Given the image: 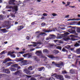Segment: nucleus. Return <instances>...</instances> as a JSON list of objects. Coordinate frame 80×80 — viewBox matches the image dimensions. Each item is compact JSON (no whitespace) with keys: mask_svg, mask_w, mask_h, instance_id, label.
I'll list each match as a JSON object with an SVG mask.
<instances>
[{"mask_svg":"<svg viewBox=\"0 0 80 80\" xmlns=\"http://www.w3.org/2000/svg\"><path fill=\"white\" fill-rule=\"evenodd\" d=\"M63 39L65 41H66L67 42V41H68V40H70V38L68 37H65L63 38Z\"/></svg>","mask_w":80,"mask_h":80,"instance_id":"cd10ccee","label":"nucleus"},{"mask_svg":"<svg viewBox=\"0 0 80 80\" xmlns=\"http://www.w3.org/2000/svg\"><path fill=\"white\" fill-rule=\"evenodd\" d=\"M12 61V60L9 58H7L5 59L4 60L2 61V63L3 64L4 63H6L8 62H10Z\"/></svg>","mask_w":80,"mask_h":80,"instance_id":"0eeeda50","label":"nucleus"},{"mask_svg":"<svg viewBox=\"0 0 80 80\" xmlns=\"http://www.w3.org/2000/svg\"><path fill=\"white\" fill-rule=\"evenodd\" d=\"M40 79H42L43 80H47V78H44L42 76H41L39 78Z\"/></svg>","mask_w":80,"mask_h":80,"instance_id":"72a5a7b5","label":"nucleus"},{"mask_svg":"<svg viewBox=\"0 0 80 80\" xmlns=\"http://www.w3.org/2000/svg\"><path fill=\"white\" fill-rule=\"evenodd\" d=\"M76 53L78 54H80V48H79L76 50Z\"/></svg>","mask_w":80,"mask_h":80,"instance_id":"a878e982","label":"nucleus"},{"mask_svg":"<svg viewBox=\"0 0 80 80\" xmlns=\"http://www.w3.org/2000/svg\"><path fill=\"white\" fill-rule=\"evenodd\" d=\"M33 59L34 60H35V62H36L37 63H38V62H40V60L39 59H38L37 58V57L36 56H34L33 57Z\"/></svg>","mask_w":80,"mask_h":80,"instance_id":"dca6fc26","label":"nucleus"},{"mask_svg":"<svg viewBox=\"0 0 80 80\" xmlns=\"http://www.w3.org/2000/svg\"><path fill=\"white\" fill-rule=\"evenodd\" d=\"M13 63L12 62H8L7 63V64H8V66H10V65H11V64H13Z\"/></svg>","mask_w":80,"mask_h":80,"instance_id":"e433bc0d","label":"nucleus"},{"mask_svg":"<svg viewBox=\"0 0 80 80\" xmlns=\"http://www.w3.org/2000/svg\"><path fill=\"white\" fill-rule=\"evenodd\" d=\"M24 28V26H18L17 28V30L18 31H20V30H21L22 29H23Z\"/></svg>","mask_w":80,"mask_h":80,"instance_id":"f3484780","label":"nucleus"},{"mask_svg":"<svg viewBox=\"0 0 80 80\" xmlns=\"http://www.w3.org/2000/svg\"><path fill=\"white\" fill-rule=\"evenodd\" d=\"M9 6L8 5H7L6 6V8H9Z\"/></svg>","mask_w":80,"mask_h":80,"instance_id":"0e129e2a","label":"nucleus"},{"mask_svg":"<svg viewBox=\"0 0 80 80\" xmlns=\"http://www.w3.org/2000/svg\"><path fill=\"white\" fill-rule=\"evenodd\" d=\"M62 52H67V53H68V50L65 49V48H62Z\"/></svg>","mask_w":80,"mask_h":80,"instance_id":"bb28decb","label":"nucleus"},{"mask_svg":"<svg viewBox=\"0 0 80 80\" xmlns=\"http://www.w3.org/2000/svg\"><path fill=\"white\" fill-rule=\"evenodd\" d=\"M62 74H65V73H67V72L65 70L63 71H62Z\"/></svg>","mask_w":80,"mask_h":80,"instance_id":"37998d69","label":"nucleus"},{"mask_svg":"<svg viewBox=\"0 0 80 80\" xmlns=\"http://www.w3.org/2000/svg\"><path fill=\"white\" fill-rule=\"evenodd\" d=\"M18 23L17 22H15V25H17V24H18Z\"/></svg>","mask_w":80,"mask_h":80,"instance_id":"338daca9","label":"nucleus"},{"mask_svg":"<svg viewBox=\"0 0 80 80\" xmlns=\"http://www.w3.org/2000/svg\"><path fill=\"white\" fill-rule=\"evenodd\" d=\"M50 37H51V38L50 37H48L46 38V40H51L52 39H55V36L54 35H50Z\"/></svg>","mask_w":80,"mask_h":80,"instance_id":"1a4fd4ad","label":"nucleus"},{"mask_svg":"<svg viewBox=\"0 0 80 80\" xmlns=\"http://www.w3.org/2000/svg\"><path fill=\"white\" fill-rule=\"evenodd\" d=\"M43 32H45L46 33H49V32H51L53 31L52 30H50V29H44L43 30Z\"/></svg>","mask_w":80,"mask_h":80,"instance_id":"2eb2a0df","label":"nucleus"},{"mask_svg":"<svg viewBox=\"0 0 80 80\" xmlns=\"http://www.w3.org/2000/svg\"><path fill=\"white\" fill-rule=\"evenodd\" d=\"M3 19V16L2 15H0V20H2Z\"/></svg>","mask_w":80,"mask_h":80,"instance_id":"a19ab883","label":"nucleus"},{"mask_svg":"<svg viewBox=\"0 0 80 80\" xmlns=\"http://www.w3.org/2000/svg\"><path fill=\"white\" fill-rule=\"evenodd\" d=\"M14 53H15L14 52H8V54L10 55L11 57H12V58H15L16 56H15V55L13 54Z\"/></svg>","mask_w":80,"mask_h":80,"instance_id":"9b49d317","label":"nucleus"},{"mask_svg":"<svg viewBox=\"0 0 80 80\" xmlns=\"http://www.w3.org/2000/svg\"><path fill=\"white\" fill-rule=\"evenodd\" d=\"M47 80H55V79H54V78L53 77H51L49 78H47L46 79Z\"/></svg>","mask_w":80,"mask_h":80,"instance_id":"c756f323","label":"nucleus"},{"mask_svg":"<svg viewBox=\"0 0 80 80\" xmlns=\"http://www.w3.org/2000/svg\"><path fill=\"white\" fill-rule=\"evenodd\" d=\"M1 30H2V32L4 33H6L7 32V30H6V29H1Z\"/></svg>","mask_w":80,"mask_h":80,"instance_id":"4c0bfd02","label":"nucleus"},{"mask_svg":"<svg viewBox=\"0 0 80 80\" xmlns=\"http://www.w3.org/2000/svg\"><path fill=\"white\" fill-rule=\"evenodd\" d=\"M70 2H67V5L68 6L70 5Z\"/></svg>","mask_w":80,"mask_h":80,"instance_id":"6e6d98bb","label":"nucleus"},{"mask_svg":"<svg viewBox=\"0 0 80 80\" xmlns=\"http://www.w3.org/2000/svg\"><path fill=\"white\" fill-rule=\"evenodd\" d=\"M63 62H61L58 64H57V67H59V68H60V67L63 66Z\"/></svg>","mask_w":80,"mask_h":80,"instance_id":"a211bd4d","label":"nucleus"},{"mask_svg":"<svg viewBox=\"0 0 80 80\" xmlns=\"http://www.w3.org/2000/svg\"><path fill=\"white\" fill-rule=\"evenodd\" d=\"M70 17V15H66V16H65V18H68V17Z\"/></svg>","mask_w":80,"mask_h":80,"instance_id":"864d4df0","label":"nucleus"},{"mask_svg":"<svg viewBox=\"0 0 80 80\" xmlns=\"http://www.w3.org/2000/svg\"><path fill=\"white\" fill-rule=\"evenodd\" d=\"M7 27L6 28V29H7L8 30L9 28H10L11 27V26H8V25H7L6 26H5V27Z\"/></svg>","mask_w":80,"mask_h":80,"instance_id":"ea45409f","label":"nucleus"},{"mask_svg":"<svg viewBox=\"0 0 80 80\" xmlns=\"http://www.w3.org/2000/svg\"><path fill=\"white\" fill-rule=\"evenodd\" d=\"M48 57L49 58H50L51 59H52V60H53V59H55V58H58L57 57H55L53 56V55L52 54H50V55H48Z\"/></svg>","mask_w":80,"mask_h":80,"instance_id":"f8f14e48","label":"nucleus"},{"mask_svg":"<svg viewBox=\"0 0 80 80\" xmlns=\"http://www.w3.org/2000/svg\"><path fill=\"white\" fill-rule=\"evenodd\" d=\"M40 31H37L36 32H35V34H38V33H40Z\"/></svg>","mask_w":80,"mask_h":80,"instance_id":"603ef678","label":"nucleus"},{"mask_svg":"<svg viewBox=\"0 0 80 80\" xmlns=\"http://www.w3.org/2000/svg\"><path fill=\"white\" fill-rule=\"evenodd\" d=\"M33 70V68L32 66H30L28 68V69H24L23 70V72H24V73L27 74V75H33L35 73V71H30Z\"/></svg>","mask_w":80,"mask_h":80,"instance_id":"f257e3e1","label":"nucleus"},{"mask_svg":"<svg viewBox=\"0 0 80 80\" xmlns=\"http://www.w3.org/2000/svg\"><path fill=\"white\" fill-rule=\"evenodd\" d=\"M75 47H79V46H80V44L78 42H76V44L74 45Z\"/></svg>","mask_w":80,"mask_h":80,"instance_id":"c85d7f7f","label":"nucleus"},{"mask_svg":"<svg viewBox=\"0 0 80 80\" xmlns=\"http://www.w3.org/2000/svg\"><path fill=\"white\" fill-rule=\"evenodd\" d=\"M65 77L66 78H68V79H70V76L67 75H65Z\"/></svg>","mask_w":80,"mask_h":80,"instance_id":"f704fd0d","label":"nucleus"},{"mask_svg":"<svg viewBox=\"0 0 80 80\" xmlns=\"http://www.w3.org/2000/svg\"><path fill=\"white\" fill-rule=\"evenodd\" d=\"M77 32L80 33V28H77Z\"/></svg>","mask_w":80,"mask_h":80,"instance_id":"c9c22d12","label":"nucleus"},{"mask_svg":"<svg viewBox=\"0 0 80 80\" xmlns=\"http://www.w3.org/2000/svg\"><path fill=\"white\" fill-rule=\"evenodd\" d=\"M41 76V74L36 75V77H40Z\"/></svg>","mask_w":80,"mask_h":80,"instance_id":"4d7b16f0","label":"nucleus"},{"mask_svg":"<svg viewBox=\"0 0 80 80\" xmlns=\"http://www.w3.org/2000/svg\"><path fill=\"white\" fill-rule=\"evenodd\" d=\"M19 53L21 54H23L24 53V52H19Z\"/></svg>","mask_w":80,"mask_h":80,"instance_id":"052dcab7","label":"nucleus"},{"mask_svg":"<svg viewBox=\"0 0 80 80\" xmlns=\"http://www.w3.org/2000/svg\"><path fill=\"white\" fill-rule=\"evenodd\" d=\"M46 35V33H45V32L43 33L42 32H41L40 34L36 35L37 38V39H38V38H40V35Z\"/></svg>","mask_w":80,"mask_h":80,"instance_id":"ddd939ff","label":"nucleus"},{"mask_svg":"<svg viewBox=\"0 0 80 80\" xmlns=\"http://www.w3.org/2000/svg\"><path fill=\"white\" fill-rule=\"evenodd\" d=\"M38 71H39V72H41L43 70V71H44V70H45V68L44 67H42L41 68H38Z\"/></svg>","mask_w":80,"mask_h":80,"instance_id":"6ab92c4d","label":"nucleus"},{"mask_svg":"<svg viewBox=\"0 0 80 80\" xmlns=\"http://www.w3.org/2000/svg\"><path fill=\"white\" fill-rule=\"evenodd\" d=\"M43 16H47V14L45 13H44L42 15Z\"/></svg>","mask_w":80,"mask_h":80,"instance_id":"13d9d810","label":"nucleus"},{"mask_svg":"<svg viewBox=\"0 0 80 80\" xmlns=\"http://www.w3.org/2000/svg\"><path fill=\"white\" fill-rule=\"evenodd\" d=\"M28 46H33L34 47H36V46H37V45L35 44L28 45Z\"/></svg>","mask_w":80,"mask_h":80,"instance_id":"a18cd8bd","label":"nucleus"},{"mask_svg":"<svg viewBox=\"0 0 80 80\" xmlns=\"http://www.w3.org/2000/svg\"><path fill=\"white\" fill-rule=\"evenodd\" d=\"M42 52L43 53H49V51L47 49L43 50Z\"/></svg>","mask_w":80,"mask_h":80,"instance_id":"4be33fe9","label":"nucleus"},{"mask_svg":"<svg viewBox=\"0 0 80 80\" xmlns=\"http://www.w3.org/2000/svg\"><path fill=\"white\" fill-rule=\"evenodd\" d=\"M25 75L28 78H31L32 77V76H28L27 75Z\"/></svg>","mask_w":80,"mask_h":80,"instance_id":"3c124183","label":"nucleus"},{"mask_svg":"<svg viewBox=\"0 0 80 80\" xmlns=\"http://www.w3.org/2000/svg\"><path fill=\"white\" fill-rule=\"evenodd\" d=\"M52 76H54L56 78H57L58 79H60V80H63L64 79H63V76L61 75H57V74H53L52 75Z\"/></svg>","mask_w":80,"mask_h":80,"instance_id":"20e7f679","label":"nucleus"},{"mask_svg":"<svg viewBox=\"0 0 80 80\" xmlns=\"http://www.w3.org/2000/svg\"><path fill=\"white\" fill-rule=\"evenodd\" d=\"M71 40H72V41H75V39H74V38H71Z\"/></svg>","mask_w":80,"mask_h":80,"instance_id":"bf43d9fd","label":"nucleus"},{"mask_svg":"<svg viewBox=\"0 0 80 80\" xmlns=\"http://www.w3.org/2000/svg\"><path fill=\"white\" fill-rule=\"evenodd\" d=\"M23 58H20L18 59V62H21L22 61V63L23 64V65H27V60H23Z\"/></svg>","mask_w":80,"mask_h":80,"instance_id":"7ed1b4c3","label":"nucleus"},{"mask_svg":"<svg viewBox=\"0 0 80 80\" xmlns=\"http://www.w3.org/2000/svg\"><path fill=\"white\" fill-rule=\"evenodd\" d=\"M32 53H28L24 54L23 56L24 58L26 57L27 58H31V57H32Z\"/></svg>","mask_w":80,"mask_h":80,"instance_id":"39448f33","label":"nucleus"},{"mask_svg":"<svg viewBox=\"0 0 80 80\" xmlns=\"http://www.w3.org/2000/svg\"><path fill=\"white\" fill-rule=\"evenodd\" d=\"M68 32H70V33L74 34L76 35H78V33H76V31H75V30H73L72 29H69V30L68 31Z\"/></svg>","mask_w":80,"mask_h":80,"instance_id":"423d86ee","label":"nucleus"},{"mask_svg":"<svg viewBox=\"0 0 80 80\" xmlns=\"http://www.w3.org/2000/svg\"><path fill=\"white\" fill-rule=\"evenodd\" d=\"M70 34V33L68 32H66L64 33V34H62V35H64V37H65L67 36V35Z\"/></svg>","mask_w":80,"mask_h":80,"instance_id":"7c9ffc66","label":"nucleus"},{"mask_svg":"<svg viewBox=\"0 0 80 80\" xmlns=\"http://www.w3.org/2000/svg\"><path fill=\"white\" fill-rule=\"evenodd\" d=\"M18 68H20V67L18 68L17 71L16 72H14V74L15 75H17V76L21 77L23 73L22 72V71H21V70H18Z\"/></svg>","mask_w":80,"mask_h":80,"instance_id":"f03ea898","label":"nucleus"},{"mask_svg":"<svg viewBox=\"0 0 80 80\" xmlns=\"http://www.w3.org/2000/svg\"><path fill=\"white\" fill-rule=\"evenodd\" d=\"M9 8H13V6H9Z\"/></svg>","mask_w":80,"mask_h":80,"instance_id":"e2e57ef3","label":"nucleus"},{"mask_svg":"<svg viewBox=\"0 0 80 80\" xmlns=\"http://www.w3.org/2000/svg\"><path fill=\"white\" fill-rule=\"evenodd\" d=\"M45 18L43 16H42L41 18V20H42V19H44Z\"/></svg>","mask_w":80,"mask_h":80,"instance_id":"680f3d73","label":"nucleus"},{"mask_svg":"<svg viewBox=\"0 0 80 80\" xmlns=\"http://www.w3.org/2000/svg\"><path fill=\"white\" fill-rule=\"evenodd\" d=\"M52 63L53 65H55L56 66V67H57V63H55L54 62H52Z\"/></svg>","mask_w":80,"mask_h":80,"instance_id":"79ce46f5","label":"nucleus"},{"mask_svg":"<svg viewBox=\"0 0 80 80\" xmlns=\"http://www.w3.org/2000/svg\"><path fill=\"white\" fill-rule=\"evenodd\" d=\"M70 20H71V21H76V20L78 21L80 20V18L69 19L68 20V21H70Z\"/></svg>","mask_w":80,"mask_h":80,"instance_id":"aec40b11","label":"nucleus"},{"mask_svg":"<svg viewBox=\"0 0 80 80\" xmlns=\"http://www.w3.org/2000/svg\"><path fill=\"white\" fill-rule=\"evenodd\" d=\"M70 73H75V71L74 70H73V69H72L71 70H70Z\"/></svg>","mask_w":80,"mask_h":80,"instance_id":"473e14b6","label":"nucleus"},{"mask_svg":"<svg viewBox=\"0 0 80 80\" xmlns=\"http://www.w3.org/2000/svg\"><path fill=\"white\" fill-rule=\"evenodd\" d=\"M42 26L43 27H44V26H45V25H46V24L45 23H44V22H43L41 24Z\"/></svg>","mask_w":80,"mask_h":80,"instance_id":"09e8293b","label":"nucleus"},{"mask_svg":"<svg viewBox=\"0 0 80 80\" xmlns=\"http://www.w3.org/2000/svg\"><path fill=\"white\" fill-rule=\"evenodd\" d=\"M64 47L68 49V50H70L71 48V46H70L69 45H67L66 46H65Z\"/></svg>","mask_w":80,"mask_h":80,"instance_id":"b1692460","label":"nucleus"},{"mask_svg":"<svg viewBox=\"0 0 80 80\" xmlns=\"http://www.w3.org/2000/svg\"><path fill=\"white\" fill-rule=\"evenodd\" d=\"M2 72L8 74L10 73V71L9 69H4L2 70Z\"/></svg>","mask_w":80,"mask_h":80,"instance_id":"9d476101","label":"nucleus"},{"mask_svg":"<svg viewBox=\"0 0 80 80\" xmlns=\"http://www.w3.org/2000/svg\"><path fill=\"white\" fill-rule=\"evenodd\" d=\"M10 70L12 71V72H15L16 71V69L15 68H10Z\"/></svg>","mask_w":80,"mask_h":80,"instance_id":"2f4dec72","label":"nucleus"},{"mask_svg":"<svg viewBox=\"0 0 80 80\" xmlns=\"http://www.w3.org/2000/svg\"><path fill=\"white\" fill-rule=\"evenodd\" d=\"M63 37H64V35L62 34H61V36H58L57 37V39H58L59 38L61 39V38H62Z\"/></svg>","mask_w":80,"mask_h":80,"instance_id":"5701e85b","label":"nucleus"},{"mask_svg":"<svg viewBox=\"0 0 80 80\" xmlns=\"http://www.w3.org/2000/svg\"><path fill=\"white\" fill-rule=\"evenodd\" d=\"M56 48H57V49H59V50H62V48L60 46H58Z\"/></svg>","mask_w":80,"mask_h":80,"instance_id":"58836bf2","label":"nucleus"},{"mask_svg":"<svg viewBox=\"0 0 80 80\" xmlns=\"http://www.w3.org/2000/svg\"><path fill=\"white\" fill-rule=\"evenodd\" d=\"M13 8L14 9L16 12L18 11V6H15L13 7Z\"/></svg>","mask_w":80,"mask_h":80,"instance_id":"393cba45","label":"nucleus"},{"mask_svg":"<svg viewBox=\"0 0 80 80\" xmlns=\"http://www.w3.org/2000/svg\"><path fill=\"white\" fill-rule=\"evenodd\" d=\"M70 49L71 50V51H73V50H74V49L73 48H70Z\"/></svg>","mask_w":80,"mask_h":80,"instance_id":"774afa93","label":"nucleus"},{"mask_svg":"<svg viewBox=\"0 0 80 80\" xmlns=\"http://www.w3.org/2000/svg\"><path fill=\"white\" fill-rule=\"evenodd\" d=\"M59 53V51H55V54H58Z\"/></svg>","mask_w":80,"mask_h":80,"instance_id":"49530a36","label":"nucleus"},{"mask_svg":"<svg viewBox=\"0 0 80 80\" xmlns=\"http://www.w3.org/2000/svg\"><path fill=\"white\" fill-rule=\"evenodd\" d=\"M31 80H37V79L33 77H32L31 78Z\"/></svg>","mask_w":80,"mask_h":80,"instance_id":"8fccbe9b","label":"nucleus"},{"mask_svg":"<svg viewBox=\"0 0 80 80\" xmlns=\"http://www.w3.org/2000/svg\"><path fill=\"white\" fill-rule=\"evenodd\" d=\"M15 2V0H10L9 2V5H15L16 4L14 2Z\"/></svg>","mask_w":80,"mask_h":80,"instance_id":"4468645a","label":"nucleus"},{"mask_svg":"<svg viewBox=\"0 0 80 80\" xmlns=\"http://www.w3.org/2000/svg\"><path fill=\"white\" fill-rule=\"evenodd\" d=\"M52 16H53V17H55V16H58V15H57V14H56L55 13H53L52 14Z\"/></svg>","mask_w":80,"mask_h":80,"instance_id":"c03bdc74","label":"nucleus"},{"mask_svg":"<svg viewBox=\"0 0 80 80\" xmlns=\"http://www.w3.org/2000/svg\"><path fill=\"white\" fill-rule=\"evenodd\" d=\"M5 51H4L0 53V55H3V54H5Z\"/></svg>","mask_w":80,"mask_h":80,"instance_id":"de8ad7c7","label":"nucleus"},{"mask_svg":"<svg viewBox=\"0 0 80 80\" xmlns=\"http://www.w3.org/2000/svg\"><path fill=\"white\" fill-rule=\"evenodd\" d=\"M18 67V64H13L11 66V67H14L15 68H17Z\"/></svg>","mask_w":80,"mask_h":80,"instance_id":"412c9836","label":"nucleus"},{"mask_svg":"<svg viewBox=\"0 0 80 80\" xmlns=\"http://www.w3.org/2000/svg\"><path fill=\"white\" fill-rule=\"evenodd\" d=\"M38 44H39V45H40V44H42V43H41V42H38Z\"/></svg>","mask_w":80,"mask_h":80,"instance_id":"69168bd1","label":"nucleus"},{"mask_svg":"<svg viewBox=\"0 0 80 80\" xmlns=\"http://www.w3.org/2000/svg\"><path fill=\"white\" fill-rule=\"evenodd\" d=\"M26 39L27 40H30V37H29V36L27 37Z\"/></svg>","mask_w":80,"mask_h":80,"instance_id":"5fc2aeb1","label":"nucleus"},{"mask_svg":"<svg viewBox=\"0 0 80 80\" xmlns=\"http://www.w3.org/2000/svg\"><path fill=\"white\" fill-rule=\"evenodd\" d=\"M36 53L39 57H43V55H42V52L41 51H37L36 52Z\"/></svg>","mask_w":80,"mask_h":80,"instance_id":"6e6552de","label":"nucleus"}]
</instances>
